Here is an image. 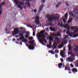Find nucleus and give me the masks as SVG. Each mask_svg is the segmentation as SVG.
I'll list each match as a JSON object with an SVG mask.
<instances>
[{
    "mask_svg": "<svg viewBox=\"0 0 78 78\" xmlns=\"http://www.w3.org/2000/svg\"><path fill=\"white\" fill-rule=\"evenodd\" d=\"M70 16H71V17H75V15L73 14V13H72V12H70Z\"/></svg>",
    "mask_w": 78,
    "mask_h": 78,
    "instance_id": "obj_25",
    "label": "nucleus"
},
{
    "mask_svg": "<svg viewBox=\"0 0 78 78\" xmlns=\"http://www.w3.org/2000/svg\"><path fill=\"white\" fill-rule=\"evenodd\" d=\"M21 36H23V34H19Z\"/></svg>",
    "mask_w": 78,
    "mask_h": 78,
    "instance_id": "obj_54",
    "label": "nucleus"
},
{
    "mask_svg": "<svg viewBox=\"0 0 78 78\" xmlns=\"http://www.w3.org/2000/svg\"><path fill=\"white\" fill-rule=\"evenodd\" d=\"M53 48L54 49L57 48V45H53Z\"/></svg>",
    "mask_w": 78,
    "mask_h": 78,
    "instance_id": "obj_34",
    "label": "nucleus"
},
{
    "mask_svg": "<svg viewBox=\"0 0 78 78\" xmlns=\"http://www.w3.org/2000/svg\"><path fill=\"white\" fill-rule=\"evenodd\" d=\"M42 40L43 41H44H44H45V38H43L42 39Z\"/></svg>",
    "mask_w": 78,
    "mask_h": 78,
    "instance_id": "obj_57",
    "label": "nucleus"
},
{
    "mask_svg": "<svg viewBox=\"0 0 78 78\" xmlns=\"http://www.w3.org/2000/svg\"><path fill=\"white\" fill-rule=\"evenodd\" d=\"M29 44H34V40H32L31 41H29Z\"/></svg>",
    "mask_w": 78,
    "mask_h": 78,
    "instance_id": "obj_24",
    "label": "nucleus"
},
{
    "mask_svg": "<svg viewBox=\"0 0 78 78\" xmlns=\"http://www.w3.org/2000/svg\"><path fill=\"white\" fill-rule=\"evenodd\" d=\"M65 28L67 29V30H70V27L69 26V24H66L65 26Z\"/></svg>",
    "mask_w": 78,
    "mask_h": 78,
    "instance_id": "obj_14",
    "label": "nucleus"
},
{
    "mask_svg": "<svg viewBox=\"0 0 78 78\" xmlns=\"http://www.w3.org/2000/svg\"><path fill=\"white\" fill-rule=\"evenodd\" d=\"M64 46V44H60V45L58 47V48H61L62 47Z\"/></svg>",
    "mask_w": 78,
    "mask_h": 78,
    "instance_id": "obj_23",
    "label": "nucleus"
},
{
    "mask_svg": "<svg viewBox=\"0 0 78 78\" xmlns=\"http://www.w3.org/2000/svg\"><path fill=\"white\" fill-rule=\"evenodd\" d=\"M54 39V38L52 37L51 36H50L49 37V40L50 41H53Z\"/></svg>",
    "mask_w": 78,
    "mask_h": 78,
    "instance_id": "obj_18",
    "label": "nucleus"
},
{
    "mask_svg": "<svg viewBox=\"0 0 78 78\" xmlns=\"http://www.w3.org/2000/svg\"><path fill=\"white\" fill-rule=\"evenodd\" d=\"M67 36H66L64 39H67Z\"/></svg>",
    "mask_w": 78,
    "mask_h": 78,
    "instance_id": "obj_61",
    "label": "nucleus"
},
{
    "mask_svg": "<svg viewBox=\"0 0 78 78\" xmlns=\"http://www.w3.org/2000/svg\"><path fill=\"white\" fill-rule=\"evenodd\" d=\"M75 66L76 67H78V62L75 63Z\"/></svg>",
    "mask_w": 78,
    "mask_h": 78,
    "instance_id": "obj_32",
    "label": "nucleus"
},
{
    "mask_svg": "<svg viewBox=\"0 0 78 78\" xmlns=\"http://www.w3.org/2000/svg\"><path fill=\"white\" fill-rule=\"evenodd\" d=\"M71 57H72V58H74L75 57V54H73L72 55H71Z\"/></svg>",
    "mask_w": 78,
    "mask_h": 78,
    "instance_id": "obj_43",
    "label": "nucleus"
},
{
    "mask_svg": "<svg viewBox=\"0 0 78 78\" xmlns=\"http://www.w3.org/2000/svg\"><path fill=\"white\" fill-rule=\"evenodd\" d=\"M5 4V2H3L1 3V5H4Z\"/></svg>",
    "mask_w": 78,
    "mask_h": 78,
    "instance_id": "obj_45",
    "label": "nucleus"
},
{
    "mask_svg": "<svg viewBox=\"0 0 78 78\" xmlns=\"http://www.w3.org/2000/svg\"><path fill=\"white\" fill-rule=\"evenodd\" d=\"M31 45H29L28 46L26 45L27 47H28V48L29 50H34V47H33V46L34 45H35V44H33V43L31 44Z\"/></svg>",
    "mask_w": 78,
    "mask_h": 78,
    "instance_id": "obj_4",
    "label": "nucleus"
},
{
    "mask_svg": "<svg viewBox=\"0 0 78 78\" xmlns=\"http://www.w3.org/2000/svg\"><path fill=\"white\" fill-rule=\"evenodd\" d=\"M33 36H35V32H34V31L33 32Z\"/></svg>",
    "mask_w": 78,
    "mask_h": 78,
    "instance_id": "obj_50",
    "label": "nucleus"
},
{
    "mask_svg": "<svg viewBox=\"0 0 78 78\" xmlns=\"http://www.w3.org/2000/svg\"><path fill=\"white\" fill-rule=\"evenodd\" d=\"M47 47H48V48H51V46L48 44H47Z\"/></svg>",
    "mask_w": 78,
    "mask_h": 78,
    "instance_id": "obj_36",
    "label": "nucleus"
},
{
    "mask_svg": "<svg viewBox=\"0 0 78 78\" xmlns=\"http://www.w3.org/2000/svg\"><path fill=\"white\" fill-rule=\"evenodd\" d=\"M25 39V37H24L23 36H22V37H20V40H22V42H28V40H27V39Z\"/></svg>",
    "mask_w": 78,
    "mask_h": 78,
    "instance_id": "obj_9",
    "label": "nucleus"
},
{
    "mask_svg": "<svg viewBox=\"0 0 78 78\" xmlns=\"http://www.w3.org/2000/svg\"><path fill=\"white\" fill-rule=\"evenodd\" d=\"M76 48H74V51L75 53H76L78 52V45H76L75 46Z\"/></svg>",
    "mask_w": 78,
    "mask_h": 78,
    "instance_id": "obj_12",
    "label": "nucleus"
},
{
    "mask_svg": "<svg viewBox=\"0 0 78 78\" xmlns=\"http://www.w3.org/2000/svg\"><path fill=\"white\" fill-rule=\"evenodd\" d=\"M20 45H22V42H20Z\"/></svg>",
    "mask_w": 78,
    "mask_h": 78,
    "instance_id": "obj_56",
    "label": "nucleus"
},
{
    "mask_svg": "<svg viewBox=\"0 0 78 78\" xmlns=\"http://www.w3.org/2000/svg\"><path fill=\"white\" fill-rule=\"evenodd\" d=\"M49 52L51 54H55V52L51 50H49Z\"/></svg>",
    "mask_w": 78,
    "mask_h": 78,
    "instance_id": "obj_28",
    "label": "nucleus"
},
{
    "mask_svg": "<svg viewBox=\"0 0 78 78\" xmlns=\"http://www.w3.org/2000/svg\"><path fill=\"white\" fill-rule=\"evenodd\" d=\"M38 41H39V42L42 44V45H45V44L42 42V41H41V40L39 39V38H38Z\"/></svg>",
    "mask_w": 78,
    "mask_h": 78,
    "instance_id": "obj_22",
    "label": "nucleus"
},
{
    "mask_svg": "<svg viewBox=\"0 0 78 78\" xmlns=\"http://www.w3.org/2000/svg\"><path fill=\"white\" fill-rule=\"evenodd\" d=\"M71 30H76V32H77L78 31V29H77V26L76 27H72L71 28Z\"/></svg>",
    "mask_w": 78,
    "mask_h": 78,
    "instance_id": "obj_16",
    "label": "nucleus"
},
{
    "mask_svg": "<svg viewBox=\"0 0 78 78\" xmlns=\"http://www.w3.org/2000/svg\"><path fill=\"white\" fill-rule=\"evenodd\" d=\"M30 34V32H29V31H27L26 33V34Z\"/></svg>",
    "mask_w": 78,
    "mask_h": 78,
    "instance_id": "obj_46",
    "label": "nucleus"
},
{
    "mask_svg": "<svg viewBox=\"0 0 78 78\" xmlns=\"http://www.w3.org/2000/svg\"><path fill=\"white\" fill-rule=\"evenodd\" d=\"M49 29L51 31H55L56 29L55 28H53L51 27H49Z\"/></svg>",
    "mask_w": 78,
    "mask_h": 78,
    "instance_id": "obj_17",
    "label": "nucleus"
},
{
    "mask_svg": "<svg viewBox=\"0 0 78 78\" xmlns=\"http://www.w3.org/2000/svg\"><path fill=\"white\" fill-rule=\"evenodd\" d=\"M54 39L55 40H54V41L55 42V44H58L59 43V38L58 37H56Z\"/></svg>",
    "mask_w": 78,
    "mask_h": 78,
    "instance_id": "obj_6",
    "label": "nucleus"
},
{
    "mask_svg": "<svg viewBox=\"0 0 78 78\" xmlns=\"http://www.w3.org/2000/svg\"><path fill=\"white\" fill-rule=\"evenodd\" d=\"M2 10H0V15H1V14H2Z\"/></svg>",
    "mask_w": 78,
    "mask_h": 78,
    "instance_id": "obj_59",
    "label": "nucleus"
},
{
    "mask_svg": "<svg viewBox=\"0 0 78 78\" xmlns=\"http://www.w3.org/2000/svg\"><path fill=\"white\" fill-rule=\"evenodd\" d=\"M44 6V5L43 4H41L39 8V10H42Z\"/></svg>",
    "mask_w": 78,
    "mask_h": 78,
    "instance_id": "obj_19",
    "label": "nucleus"
},
{
    "mask_svg": "<svg viewBox=\"0 0 78 78\" xmlns=\"http://www.w3.org/2000/svg\"><path fill=\"white\" fill-rule=\"evenodd\" d=\"M61 3H58V4H57V5H56L55 6V7H56V8H58V7H59V6H60V5H61Z\"/></svg>",
    "mask_w": 78,
    "mask_h": 78,
    "instance_id": "obj_26",
    "label": "nucleus"
},
{
    "mask_svg": "<svg viewBox=\"0 0 78 78\" xmlns=\"http://www.w3.org/2000/svg\"><path fill=\"white\" fill-rule=\"evenodd\" d=\"M64 52H62V54H61V56H62V58H65V56H64Z\"/></svg>",
    "mask_w": 78,
    "mask_h": 78,
    "instance_id": "obj_31",
    "label": "nucleus"
},
{
    "mask_svg": "<svg viewBox=\"0 0 78 78\" xmlns=\"http://www.w3.org/2000/svg\"><path fill=\"white\" fill-rule=\"evenodd\" d=\"M55 53H59V51H58V50H55Z\"/></svg>",
    "mask_w": 78,
    "mask_h": 78,
    "instance_id": "obj_49",
    "label": "nucleus"
},
{
    "mask_svg": "<svg viewBox=\"0 0 78 78\" xmlns=\"http://www.w3.org/2000/svg\"><path fill=\"white\" fill-rule=\"evenodd\" d=\"M19 32V29L18 28H16L13 31V33H14L15 35H16V34H18Z\"/></svg>",
    "mask_w": 78,
    "mask_h": 78,
    "instance_id": "obj_7",
    "label": "nucleus"
},
{
    "mask_svg": "<svg viewBox=\"0 0 78 78\" xmlns=\"http://www.w3.org/2000/svg\"><path fill=\"white\" fill-rule=\"evenodd\" d=\"M26 25L28 27H31V26L30 25V24H27Z\"/></svg>",
    "mask_w": 78,
    "mask_h": 78,
    "instance_id": "obj_44",
    "label": "nucleus"
},
{
    "mask_svg": "<svg viewBox=\"0 0 78 78\" xmlns=\"http://www.w3.org/2000/svg\"><path fill=\"white\" fill-rule=\"evenodd\" d=\"M73 20L72 18H69V20L68 21V23H71L72 21Z\"/></svg>",
    "mask_w": 78,
    "mask_h": 78,
    "instance_id": "obj_21",
    "label": "nucleus"
},
{
    "mask_svg": "<svg viewBox=\"0 0 78 78\" xmlns=\"http://www.w3.org/2000/svg\"><path fill=\"white\" fill-rule=\"evenodd\" d=\"M49 44L50 45H51V42H49Z\"/></svg>",
    "mask_w": 78,
    "mask_h": 78,
    "instance_id": "obj_58",
    "label": "nucleus"
},
{
    "mask_svg": "<svg viewBox=\"0 0 78 78\" xmlns=\"http://www.w3.org/2000/svg\"><path fill=\"white\" fill-rule=\"evenodd\" d=\"M36 25H39V17L37 16L36 17V20H34Z\"/></svg>",
    "mask_w": 78,
    "mask_h": 78,
    "instance_id": "obj_5",
    "label": "nucleus"
},
{
    "mask_svg": "<svg viewBox=\"0 0 78 78\" xmlns=\"http://www.w3.org/2000/svg\"><path fill=\"white\" fill-rule=\"evenodd\" d=\"M20 32H21V33H25V30H20Z\"/></svg>",
    "mask_w": 78,
    "mask_h": 78,
    "instance_id": "obj_40",
    "label": "nucleus"
},
{
    "mask_svg": "<svg viewBox=\"0 0 78 78\" xmlns=\"http://www.w3.org/2000/svg\"><path fill=\"white\" fill-rule=\"evenodd\" d=\"M65 5H66L67 6H69L70 5H69V3L68 2H66L65 4Z\"/></svg>",
    "mask_w": 78,
    "mask_h": 78,
    "instance_id": "obj_30",
    "label": "nucleus"
},
{
    "mask_svg": "<svg viewBox=\"0 0 78 78\" xmlns=\"http://www.w3.org/2000/svg\"><path fill=\"white\" fill-rule=\"evenodd\" d=\"M60 61H61V62H64V60L63 59L60 58Z\"/></svg>",
    "mask_w": 78,
    "mask_h": 78,
    "instance_id": "obj_53",
    "label": "nucleus"
},
{
    "mask_svg": "<svg viewBox=\"0 0 78 78\" xmlns=\"http://www.w3.org/2000/svg\"><path fill=\"white\" fill-rule=\"evenodd\" d=\"M63 22H66V19L65 18L63 19Z\"/></svg>",
    "mask_w": 78,
    "mask_h": 78,
    "instance_id": "obj_51",
    "label": "nucleus"
},
{
    "mask_svg": "<svg viewBox=\"0 0 78 78\" xmlns=\"http://www.w3.org/2000/svg\"><path fill=\"white\" fill-rule=\"evenodd\" d=\"M33 37H30L29 38V40H30V41H31L32 40V39H33Z\"/></svg>",
    "mask_w": 78,
    "mask_h": 78,
    "instance_id": "obj_41",
    "label": "nucleus"
},
{
    "mask_svg": "<svg viewBox=\"0 0 78 78\" xmlns=\"http://www.w3.org/2000/svg\"><path fill=\"white\" fill-rule=\"evenodd\" d=\"M37 36L38 38V39L39 38H41V37H44V38L46 37V36L44 35V34H43L42 35L41 34L39 33H37Z\"/></svg>",
    "mask_w": 78,
    "mask_h": 78,
    "instance_id": "obj_3",
    "label": "nucleus"
},
{
    "mask_svg": "<svg viewBox=\"0 0 78 78\" xmlns=\"http://www.w3.org/2000/svg\"><path fill=\"white\" fill-rule=\"evenodd\" d=\"M71 48H72L70 46H68V50L69 51H70V50H71Z\"/></svg>",
    "mask_w": 78,
    "mask_h": 78,
    "instance_id": "obj_33",
    "label": "nucleus"
},
{
    "mask_svg": "<svg viewBox=\"0 0 78 78\" xmlns=\"http://www.w3.org/2000/svg\"><path fill=\"white\" fill-rule=\"evenodd\" d=\"M68 17V14L66 13L65 15V17L66 19H67V18Z\"/></svg>",
    "mask_w": 78,
    "mask_h": 78,
    "instance_id": "obj_29",
    "label": "nucleus"
},
{
    "mask_svg": "<svg viewBox=\"0 0 78 78\" xmlns=\"http://www.w3.org/2000/svg\"><path fill=\"white\" fill-rule=\"evenodd\" d=\"M70 61H71V62H73V61H74V60H73V59L72 58H70Z\"/></svg>",
    "mask_w": 78,
    "mask_h": 78,
    "instance_id": "obj_48",
    "label": "nucleus"
},
{
    "mask_svg": "<svg viewBox=\"0 0 78 78\" xmlns=\"http://www.w3.org/2000/svg\"><path fill=\"white\" fill-rule=\"evenodd\" d=\"M62 66H63V68H64V67H65V65H62Z\"/></svg>",
    "mask_w": 78,
    "mask_h": 78,
    "instance_id": "obj_63",
    "label": "nucleus"
},
{
    "mask_svg": "<svg viewBox=\"0 0 78 78\" xmlns=\"http://www.w3.org/2000/svg\"><path fill=\"white\" fill-rule=\"evenodd\" d=\"M69 52L68 53V55H73V51L72 50L69 51Z\"/></svg>",
    "mask_w": 78,
    "mask_h": 78,
    "instance_id": "obj_20",
    "label": "nucleus"
},
{
    "mask_svg": "<svg viewBox=\"0 0 78 78\" xmlns=\"http://www.w3.org/2000/svg\"><path fill=\"white\" fill-rule=\"evenodd\" d=\"M66 61H70V58H66Z\"/></svg>",
    "mask_w": 78,
    "mask_h": 78,
    "instance_id": "obj_35",
    "label": "nucleus"
},
{
    "mask_svg": "<svg viewBox=\"0 0 78 78\" xmlns=\"http://www.w3.org/2000/svg\"><path fill=\"white\" fill-rule=\"evenodd\" d=\"M54 16V14H52L51 15L50 14H47L46 15V16L47 17L48 20L49 22H53V20L55 21H58L59 18L57 17H53Z\"/></svg>",
    "mask_w": 78,
    "mask_h": 78,
    "instance_id": "obj_1",
    "label": "nucleus"
},
{
    "mask_svg": "<svg viewBox=\"0 0 78 78\" xmlns=\"http://www.w3.org/2000/svg\"><path fill=\"white\" fill-rule=\"evenodd\" d=\"M72 72L73 73H76V72H78V70L76 69V68H74L72 69Z\"/></svg>",
    "mask_w": 78,
    "mask_h": 78,
    "instance_id": "obj_15",
    "label": "nucleus"
},
{
    "mask_svg": "<svg viewBox=\"0 0 78 78\" xmlns=\"http://www.w3.org/2000/svg\"><path fill=\"white\" fill-rule=\"evenodd\" d=\"M19 28L20 30H25V28H23L22 27H20Z\"/></svg>",
    "mask_w": 78,
    "mask_h": 78,
    "instance_id": "obj_39",
    "label": "nucleus"
},
{
    "mask_svg": "<svg viewBox=\"0 0 78 78\" xmlns=\"http://www.w3.org/2000/svg\"><path fill=\"white\" fill-rule=\"evenodd\" d=\"M65 70H69V71H72V70L70 69V68L69 66V65L67 64L66 65V67H65Z\"/></svg>",
    "mask_w": 78,
    "mask_h": 78,
    "instance_id": "obj_11",
    "label": "nucleus"
},
{
    "mask_svg": "<svg viewBox=\"0 0 78 78\" xmlns=\"http://www.w3.org/2000/svg\"><path fill=\"white\" fill-rule=\"evenodd\" d=\"M55 58H58V54H56L55 55Z\"/></svg>",
    "mask_w": 78,
    "mask_h": 78,
    "instance_id": "obj_52",
    "label": "nucleus"
},
{
    "mask_svg": "<svg viewBox=\"0 0 78 78\" xmlns=\"http://www.w3.org/2000/svg\"><path fill=\"white\" fill-rule=\"evenodd\" d=\"M23 8H26V6L25 5L24 6Z\"/></svg>",
    "mask_w": 78,
    "mask_h": 78,
    "instance_id": "obj_64",
    "label": "nucleus"
},
{
    "mask_svg": "<svg viewBox=\"0 0 78 78\" xmlns=\"http://www.w3.org/2000/svg\"><path fill=\"white\" fill-rule=\"evenodd\" d=\"M14 2L17 5L18 7L21 10L22 9V7L21 6H23L24 5V3L23 2H19L17 0H14Z\"/></svg>",
    "mask_w": 78,
    "mask_h": 78,
    "instance_id": "obj_2",
    "label": "nucleus"
},
{
    "mask_svg": "<svg viewBox=\"0 0 78 78\" xmlns=\"http://www.w3.org/2000/svg\"><path fill=\"white\" fill-rule=\"evenodd\" d=\"M62 66V63H59L58 64V66L59 68V69H60V68H61Z\"/></svg>",
    "mask_w": 78,
    "mask_h": 78,
    "instance_id": "obj_27",
    "label": "nucleus"
},
{
    "mask_svg": "<svg viewBox=\"0 0 78 78\" xmlns=\"http://www.w3.org/2000/svg\"><path fill=\"white\" fill-rule=\"evenodd\" d=\"M52 36H54V37H55V36L58 37V36H61V34L60 32H58L57 34H52Z\"/></svg>",
    "mask_w": 78,
    "mask_h": 78,
    "instance_id": "obj_8",
    "label": "nucleus"
},
{
    "mask_svg": "<svg viewBox=\"0 0 78 78\" xmlns=\"http://www.w3.org/2000/svg\"><path fill=\"white\" fill-rule=\"evenodd\" d=\"M44 32H45V31L44 30H42L40 32V34H44Z\"/></svg>",
    "mask_w": 78,
    "mask_h": 78,
    "instance_id": "obj_38",
    "label": "nucleus"
},
{
    "mask_svg": "<svg viewBox=\"0 0 78 78\" xmlns=\"http://www.w3.org/2000/svg\"><path fill=\"white\" fill-rule=\"evenodd\" d=\"M25 37L26 39H27L28 38V37H29V35H25Z\"/></svg>",
    "mask_w": 78,
    "mask_h": 78,
    "instance_id": "obj_42",
    "label": "nucleus"
},
{
    "mask_svg": "<svg viewBox=\"0 0 78 78\" xmlns=\"http://www.w3.org/2000/svg\"><path fill=\"white\" fill-rule=\"evenodd\" d=\"M70 66L71 67H74V66H73V64H72V63L70 64Z\"/></svg>",
    "mask_w": 78,
    "mask_h": 78,
    "instance_id": "obj_47",
    "label": "nucleus"
},
{
    "mask_svg": "<svg viewBox=\"0 0 78 78\" xmlns=\"http://www.w3.org/2000/svg\"><path fill=\"white\" fill-rule=\"evenodd\" d=\"M44 35H45V36H48V34L46 33H44Z\"/></svg>",
    "mask_w": 78,
    "mask_h": 78,
    "instance_id": "obj_55",
    "label": "nucleus"
},
{
    "mask_svg": "<svg viewBox=\"0 0 78 78\" xmlns=\"http://www.w3.org/2000/svg\"><path fill=\"white\" fill-rule=\"evenodd\" d=\"M68 35L69 36H70V37H76L78 36V34H73L71 33H69Z\"/></svg>",
    "mask_w": 78,
    "mask_h": 78,
    "instance_id": "obj_10",
    "label": "nucleus"
},
{
    "mask_svg": "<svg viewBox=\"0 0 78 78\" xmlns=\"http://www.w3.org/2000/svg\"><path fill=\"white\" fill-rule=\"evenodd\" d=\"M29 0L31 1V0H26V3L25 4L27 5L28 6H29V7H30L31 5H30V3L29 2Z\"/></svg>",
    "mask_w": 78,
    "mask_h": 78,
    "instance_id": "obj_13",
    "label": "nucleus"
},
{
    "mask_svg": "<svg viewBox=\"0 0 78 78\" xmlns=\"http://www.w3.org/2000/svg\"><path fill=\"white\" fill-rule=\"evenodd\" d=\"M16 43L17 44H20V43L18 42H16Z\"/></svg>",
    "mask_w": 78,
    "mask_h": 78,
    "instance_id": "obj_60",
    "label": "nucleus"
},
{
    "mask_svg": "<svg viewBox=\"0 0 78 78\" xmlns=\"http://www.w3.org/2000/svg\"><path fill=\"white\" fill-rule=\"evenodd\" d=\"M31 12H34L35 13H36V12H37V10H31L30 11Z\"/></svg>",
    "mask_w": 78,
    "mask_h": 78,
    "instance_id": "obj_37",
    "label": "nucleus"
},
{
    "mask_svg": "<svg viewBox=\"0 0 78 78\" xmlns=\"http://www.w3.org/2000/svg\"><path fill=\"white\" fill-rule=\"evenodd\" d=\"M5 29L6 30V32H7V31H8V30H7V28H5Z\"/></svg>",
    "mask_w": 78,
    "mask_h": 78,
    "instance_id": "obj_62",
    "label": "nucleus"
}]
</instances>
